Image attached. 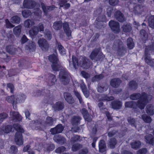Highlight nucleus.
I'll return each instance as SVG.
<instances>
[{
	"mask_svg": "<svg viewBox=\"0 0 154 154\" xmlns=\"http://www.w3.org/2000/svg\"><path fill=\"white\" fill-rule=\"evenodd\" d=\"M131 99L136 100L139 99L137 101V106L140 109H144L145 106L149 101L152 98L150 95H148L145 92L142 93L141 94L139 93H134L130 96Z\"/></svg>",
	"mask_w": 154,
	"mask_h": 154,
	"instance_id": "1",
	"label": "nucleus"
},
{
	"mask_svg": "<svg viewBox=\"0 0 154 154\" xmlns=\"http://www.w3.org/2000/svg\"><path fill=\"white\" fill-rule=\"evenodd\" d=\"M13 127L17 131L15 135V141L17 145H21L23 143L22 133H24V131L21 126L18 123L14 124Z\"/></svg>",
	"mask_w": 154,
	"mask_h": 154,
	"instance_id": "2",
	"label": "nucleus"
},
{
	"mask_svg": "<svg viewBox=\"0 0 154 154\" xmlns=\"http://www.w3.org/2000/svg\"><path fill=\"white\" fill-rule=\"evenodd\" d=\"M59 78L62 83L66 85L68 84L69 82L70 75L68 72L63 69L61 70L60 72Z\"/></svg>",
	"mask_w": 154,
	"mask_h": 154,
	"instance_id": "3",
	"label": "nucleus"
},
{
	"mask_svg": "<svg viewBox=\"0 0 154 154\" xmlns=\"http://www.w3.org/2000/svg\"><path fill=\"white\" fill-rule=\"evenodd\" d=\"M149 50L153 51L154 52V43H153L152 46L148 47L145 50L146 56L143 58L145 60L146 62L150 66H152L154 65V60H151L149 56L146 55L147 51Z\"/></svg>",
	"mask_w": 154,
	"mask_h": 154,
	"instance_id": "4",
	"label": "nucleus"
},
{
	"mask_svg": "<svg viewBox=\"0 0 154 154\" xmlns=\"http://www.w3.org/2000/svg\"><path fill=\"white\" fill-rule=\"evenodd\" d=\"M72 60L73 62V66L76 67L77 66H84L87 62V59L85 57H82L81 58V60H80L79 63H78L76 57L73 56L72 57Z\"/></svg>",
	"mask_w": 154,
	"mask_h": 154,
	"instance_id": "5",
	"label": "nucleus"
},
{
	"mask_svg": "<svg viewBox=\"0 0 154 154\" xmlns=\"http://www.w3.org/2000/svg\"><path fill=\"white\" fill-rule=\"evenodd\" d=\"M64 127L61 124L57 125L54 128H51L50 130V132L53 135L60 133L62 132L64 129Z\"/></svg>",
	"mask_w": 154,
	"mask_h": 154,
	"instance_id": "6",
	"label": "nucleus"
},
{
	"mask_svg": "<svg viewBox=\"0 0 154 154\" xmlns=\"http://www.w3.org/2000/svg\"><path fill=\"white\" fill-rule=\"evenodd\" d=\"M109 24L111 29L115 33H117L119 32V25L118 22L111 20L109 21Z\"/></svg>",
	"mask_w": 154,
	"mask_h": 154,
	"instance_id": "7",
	"label": "nucleus"
},
{
	"mask_svg": "<svg viewBox=\"0 0 154 154\" xmlns=\"http://www.w3.org/2000/svg\"><path fill=\"white\" fill-rule=\"evenodd\" d=\"M64 107L63 103L58 101L56 103L52 106V108L55 111H58L62 110Z\"/></svg>",
	"mask_w": 154,
	"mask_h": 154,
	"instance_id": "8",
	"label": "nucleus"
},
{
	"mask_svg": "<svg viewBox=\"0 0 154 154\" xmlns=\"http://www.w3.org/2000/svg\"><path fill=\"white\" fill-rule=\"evenodd\" d=\"M10 115L11 116L12 120L14 122L20 121L21 119V116L18 112L11 111Z\"/></svg>",
	"mask_w": 154,
	"mask_h": 154,
	"instance_id": "9",
	"label": "nucleus"
},
{
	"mask_svg": "<svg viewBox=\"0 0 154 154\" xmlns=\"http://www.w3.org/2000/svg\"><path fill=\"white\" fill-rule=\"evenodd\" d=\"M49 59L50 62L52 63L56 66L59 65L60 64L58 60L57 54L56 53L55 54L50 55L49 56Z\"/></svg>",
	"mask_w": 154,
	"mask_h": 154,
	"instance_id": "10",
	"label": "nucleus"
},
{
	"mask_svg": "<svg viewBox=\"0 0 154 154\" xmlns=\"http://www.w3.org/2000/svg\"><path fill=\"white\" fill-rule=\"evenodd\" d=\"M63 96L69 104H72L74 102V100L71 94L67 92L63 93Z\"/></svg>",
	"mask_w": 154,
	"mask_h": 154,
	"instance_id": "11",
	"label": "nucleus"
},
{
	"mask_svg": "<svg viewBox=\"0 0 154 154\" xmlns=\"http://www.w3.org/2000/svg\"><path fill=\"white\" fill-rule=\"evenodd\" d=\"M108 88V85L106 83H100L98 85L97 90L99 92L103 93L106 91Z\"/></svg>",
	"mask_w": 154,
	"mask_h": 154,
	"instance_id": "12",
	"label": "nucleus"
},
{
	"mask_svg": "<svg viewBox=\"0 0 154 154\" xmlns=\"http://www.w3.org/2000/svg\"><path fill=\"white\" fill-rule=\"evenodd\" d=\"M34 126H35L36 129H39L41 130L42 129V127L44 126V120L40 119L37 120L34 122Z\"/></svg>",
	"mask_w": 154,
	"mask_h": 154,
	"instance_id": "13",
	"label": "nucleus"
},
{
	"mask_svg": "<svg viewBox=\"0 0 154 154\" xmlns=\"http://www.w3.org/2000/svg\"><path fill=\"white\" fill-rule=\"evenodd\" d=\"M54 119L52 117H47L45 121L44 120V126L45 127L52 126L54 124Z\"/></svg>",
	"mask_w": 154,
	"mask_h": 154,
	"instance_id": "14",
	"label": "nucleus"
},
{
	"mask_svg": "<svg viewBox=\"0 0 154 154\" xmlns=\"http://www.w3.org/2000/svg\"><path fill=\"white\" fill-rule=\"evenodd\" d=\"M121 82V81L119 78H114L110 81V85L113 88H118Z\"/></svg>",
	"mask_w": 154,
	"mask_h": 154,
	"instance_id": "15",
	"label": "nucleus"
},
{
	"mask_svg": "<svg viewBox=\"0 0 154 154\" xmlns=\"http://www.w3.org/2000/svg\"><path fill=\"white\" fill-rule=\"evenodd\" d=\"M54 148V145L51 142L44 144V150L45 151L49 152L53 150Z\"/></svg>",
	"mask_w": 154,
	"mask_h": 154,
	"instance_id": "16",
	"label": "nucleus"
},
{
	"mask_svg": "<svg viewBox=\"0 0 154 154\" xmlns=\"http://www.w3.org/2000/svg\"><path fill=\"white\" fill-rule=\"evenodd\" d=\"M42 95L44 96L48 101L51 100L53 98V96L50 93V91L47 89L42 90Z\"/></svg>",
	"mask_w": 154,
	"mask_h": 154,
	"instance_id": "17",
	"label": "nucleus"
},
{
	"mask_svg": "<svg viewBox=\"0 0 154 154\" xmlns=\"http://www.w3.org/2000/svg\"><path fill=\"white\" fill-rule=\"evenodd\" d=\"M81 118L79 116H73L71 119V123L73 125H77L80 124Z\"/></svg>",
	"mask_w": 154,
	"mask_h": 154,
	"instance_id": "18",
	"label": "nucleus"
},
{
	"mask_svg": "<svg viewBox=\"0 0 154 154\" xmlns=\"http://www.w3.org/2000/svg\"><path fill=\"white\" fill-rule=\"evenodd\" d=\"M144 137L146 143L152 145H154V137L152 134H149Z\"/></svg>",
	"mask_w": 154,
	"mask_h": 154,
	"instance_id": "19",
	"label": "nucleus"
},
{
	"mask_svg": "<svg viewBox=\"0 0 154 154\" xmlns=\"http://www.w3.org/2000/svg\"><path fill=\"white\" fill-rule=\"evenodd\" d=\"M54 139L55 142L61 145L66 142V139L64 137L59 135L55 136Z\"/></svg>",
	"mask_w": 154,
	"mask_h": 154,
	"instance_id": "20",
	"label": "nucleus"
},
{
	"mask_svg": "<svg viewBox=\"0 0 154 154\" xmlns=\"http://www.w3.org/2000/svg\"><path fill=\"white\" fill-rule=\"evenodd\" d=\"M56 81L57 79L55 75L51 74L48 78L47 81L48 85L50 86H52L55 84Z\"/></svg>",
	"mask_w": 154,
	"mask_h": 154,
	"instance_id": "21",
	"label": "nucleus"
},
{
	"mask_svg": "<svg viewBox=\"0 0 154 154\" xmlns=\"http://www.w3.org/2000/svg\"><path fill=\"white\" fill-rule=\"evenodd\" d=\"M6 100L9 103H12L14 109L16 108V106H14V105H16L17 103V100H15L14 96H7L6 97Z\"/></svg>",
	"mask_w": 154,
	"mask_h": 154,
	"instance_id": "22",
	"label": "nucleus"
},
{
	"mask_svg": "<svg viewBox=\"0 0 154 154\" xmlns=\"http://www.w3.org/2000/svg\"><path fill=\"white\" fill-rule=\"evenodd\" d=\"M99 147L100 152H103L106 150V146L105 142L103 140H100L99 142Z\"/></svg>",
	"mask_w": 154,
	"mask_h": 154,
	"instance_id": "23",
	"label": "nucleus"
},
{
	"mask_svg": "<svg viewBox=\"0 0 154 154\" xmlns=\"http://www.w3.org/2000/svg\"><path fill=\"white\" fill-rule=\"evenodd\" d=\"M125 105L126 107L131 108L133 109H136L137 106V103L133 101L126 102L125 103Z\"/></svg>",
	"mask_w": 154,
	"mask_h": 154,
	"instance_id": "24",
	"label": "nucleus"
},
{
	"mask_svg": "<svg viewBox=\"0 0 154 154\" xmlns=\"http://www.w3.org/2000/svg\"><path fill=\"white\" fill-rule=\"evenodd\" d=\"M39 47L43 50L46 49L48 47V44L46 41L44 39H41L38 41Z\"/></svg>",
	"mask_w": 154,
	"mask_h": 154,
	"instance_id": "25",
	"label": "nucleus"
},
{
	"mask_svg": "<svg viewBox=\"0 0 154 154\" xmlns=\"http://www.w3.org/2000/svg\"><path fill=\"white\" fill-rule=\"evenodd\" d=\"M117 143V141L116 138H112L110 139L109 140L108 145L111 149H114L115 147V146Z\"/></svg>",
	"mask_w": 154,
	"mask_h": 154,
	"instance_id": "26",
	"label": "nucleus"
},
{
	"mask_svg": "<svg viewBox=\"0 0 154 154\" xmlns=\"http://www.w3.org/2000/svg\"><path fill=\"white\" fill-rule=\"evenodd\" d=\"M146 113L150 115H152L154 114V109L153 106L149 104L147 105L146 108Z\"/></svg>",
	"mask_w": 154,
	"mask_h": 154,
	"instance_id": "27",
	"label": "nucleus"
},
{
	"mask_svg": "<svg viewBox=\"0 0 154 154\" xmlns=\"http://www.w3.org/2000/svg\"><path fill=\"white\" fill-rule=\"evenodd\" d=\"M112 108L114 109H119L122 106V102L119 101H114L112 103Z\"/></svg>",
	"mask_w": 154,
	"mask_h": 154,
	"instance_id": "28",
	"label": "nucleus"
},
{
	"mask_svg": "<svg viewBox=\"0 0 154 154\" xmlns=\"http://www.w3.org/2000/svg\"><path fill=\"white\" fill-rule=\"evenodd\" d=\"M63 28L67 36L70 38L71 34V31L68 27V24L67 23L63 24Z\"/></svg>",
	"mask_w": 154,
	"mask_h": 154,
	"instance_id": "29",
	"label": "nucleus"
},
{
	"mask_svg": "<svg viewBox=\"0 0 154 154\" xmlns=\"http://www.w3.org/2000/svg\"><path fill=\"white\" fill-rule=\"evenodd\" d=\"M141 117L143 121L147 123H150L152 121L151 118L146 114L143 115Z\"/></svg>",
	"mask_w": 154,
	"mask_h": 154,
	"instance_id": "30",
	"label": "nucleus"
},
{
	"mask_svg": "<svg viewBox=\"0 0 154 154\" xmlns=\"http://www.w3.org/2000/svg\"><path fill=\"white\" fill-rule=\"evenodd\" d=\"M131 145L132 148L136 149L140 147L141 143L139 141H135L131 143Z\"/></svg>",
	"mask_w": 154,
	"mask_h": 154,
	"instance_id": "31",
	"label": "nucleus"
},
{
	"mask_svg": "<svg viewBox=\"0 0 154 154\" xmlns=\"http://www.w3.org/2000/svg\"><path fill=\"white\" fill-rule=\"evenodd\" d=\"M129 87L131 89L135 90L137 87V84L135 81H131L129 82Z\"/></svg>",
	"mask_w": 154,
	"mask_h": 154,
	"instance_id": "32",
	"label": "nucleus"
},
{
	"mask_svg": "<svg viewBox=\"0 0 154 154\" xmlns=\"http://www.w3.org/2000/svg\"><path fill=\"white\" fill-rule=\"evenodd\" d=\"M83 147L82 144L79 143L74 144L72 147V150L73 151H76Z\"/></svg>",
	"mask_w": 154,
	"mask_h": 154,
	"instance_id": "33",
	"label": "nucleus"
},
{
	"mask_svg": "<svg viewBox=\"0 0 154 154\" xmlns=\"http://www.w3.org/2000/svg\"><path fill=\"white\" fill-rule=\"evenodd\" d=\"M38 29L36 27H34L29 31L30 36L32 37L36 35L38 32Z\"/></svg>",
	"mask_w": 154,
	"mask_h": 154,
	"instance_id": "34",
	"label": "nucleus"
},
{
	"mask_svg": "<svg viewBox=\"0 0 154 154\" xmlns=\"http://www.w3.org/2000/svg\"><path fill=\"white\" fill-rule=\"evenodd\" d=\"M116 18L119 21L122 22L124 21V18L123 15L120 11H118L116 13Z\"/></svg>",
	"mask_w": 154,
	"mask_h": 154,
	"instance_id": "35",
	"label": "nucleus"
},
{
	"mask_svg": "<svg viewBox=\"0 0 154 154\" xmlns=\"http://www.w3.org/2000/svg\"><path fill=\"white\" fill-rule=\"evenodd\" d=\"M104 75L103 74H100L99 75H95L94 77L92 78L91 80L93 82L99 81L102 79Z\"/></svg>",
	"mask_w": 154,
	"mask_h": 154,
	"instance_id": "36",
	"label": "nucleus"
},
{
	"mask_svg": "<svg viewBox=\"0 0 154 154\" xmlns=\"http://www.w3.org/2000/svg\"><path fill=\"white\" fill-rule=\"evenodd\" d=\"M127 120L129 124L132 126H135V123L136 121L134 119L131 117H129L127 118Z\"/></svg>",
	"mask_w": 154,
	"mask_h": 154,
	"instance_id": "37",
	"label": "nucleus"
},
{
	"mask_svg": "<svg viewBox=\"0 0 154 154\" xmlns=\"http://www.w3.org/2000/svg\"><path fill=\"white\" fill-rule=\"evenodd\" d=\"M127 45L130 49H132L134 47V44L131 38H129L128 39Z\"/></svg>",
	"mask_w": 154,
	"mask_h": 154,
	"instance_id": "38",
	"label": "nucleus"
},
{
	"mask_svg": "<svg viewBox=\"0 0 154 154\" xmlns=\"http://www.w3.org/2000/svg\"><path fill=\"white\" fill-rule=\"evenodd\" d=\"M35 4V3L34 2L28 0H24L23 2L24 7L26 8H28V7H27V5H33ZM29 8H32L30 7H29Z\"/></svg>",
	"mask_w": 154,
	"mask_h": 154,
	"instance_id": "39",
	"label": "nucleus"
},
{
	"mask_svg": "<svg viewBox=\"0 0 154 154\" xmlns=\"http://www.w3.org/2000/svg\"><path fill=\"white\" fill-rule=\"evenodd\" d=\"M7 89L8 91L10 90V92L13 93L14 90V87L12 83H8L7 84Z\"/></svg>",
	"mask_w": 154,
	"mask_h": 154,
	"instance_id": "40",
	"label": "nucleus"
},
{
	"mask_svg": "<svg viewBox=\"0 0 154 154\" xmlns=\"http://www.w3.org/2000/svg\"><path fill=\"white\" fill-rule=\"evenodd\" d=\"M53 27L55 29H59L61 28V22H56L54 23Z\"/></svg>",
	"mask_w": 154,
	"mask_h": 154,
	"instance_id": "41",
	"label": "nucleus"
},
{
	"mask_svg": "<svg viewBox=\"0 0 154 154\" xmlns=\"http://www.w3.org/2000/svg\"><path fill=\"white\" fill-rule=\"evenodd\" d=\"M149 23L150 26L152 28H154V16L150 17L149 20Z\"/></svg>",
	"mask_w": 154,
	"mask_h": 154,
	"instance_id": "42",
	"label": "nucleus"
},
{
	"mask_svg": "<svg viewBox=\"0 0 154 154\" xmlns=\"http://www.w3.org/2000/svg\"><path fill=\"white\" fill-rule=\"evenodd\" d=\"M8 117V115L6 113L3 112L0 114V124L3 120Z\"/></svg>",
	"mask_w": 154,
	"mask_h": 154,
	"instance_id": "43",
	"label": "nucleus"
},
{
	"mask_svg": "<svg viewBox=\"0 0 154 154\" xmlns=\"http://www.w3.org/2000/svg\"><path fill=\"white\" fill-rule=\"evenodd\" d=\"M114 98L113 97H108L107 95H103L102 97V100H103L110 101L113 100Z\"/></svg>",
	"mask_w": 154,
	"mask_h": 154,
	"instance_id": "44",
	"label": "nucleus"
},
{
	"mask_svg": "<svg viewBox=\"0 0 154 154\" xmlns=\"http://www.w3.org/2000/svg\"><path fill=\"white\" fill-rule=\"evenodd\" d=\"M12 128V127L11 125H7L3 128V130L4 132L6 133H9L11 131Z\"/></svg>",
	"mask_w": 154,
	"mask_h": 154,
	"instance_id": "45",
	"label": "nucleus"
},
{
	"mask_svg": "<svg viewBox=\"0 0 154 154\" xmlns=\"http://www.w3.org/2000/svg\"><path fill=\"white\" fill-rule=\"evenodd\" d=\"M74 93L75 95L78 99L80 103H82V100L80 94L77 91H74Z\"/></svg>",
	"mask_w": 154,
	"mask_h": 154,
	"instance_id": "46",
	"label": "nucleus"
},
{
	"mask_svg": "<svg viewBox=\"0 0 154 154\" xmlns=\"http://www.w3.org/2000/svg\"><path fill=\"white\" fill-rule=\"evenodd\" d=\"M42 7L44 12H46L47 11H51L53 10L54 8V6H52L51 7L48 6H45L44 5H42Z\"/></svg>",
	"mask_w": 154,
	"mask_h": 154,
	"instance_id": "47",
	"label": "nucleus"
},
{
	"mask_svg": "<svg viewBox=\"0 0 154 154\" xmlns=\"http://www.w3.org/2000/svg\"><path fill=\"white\" fill-rule=\"evenodd\" d=\"M20 21V18L17 16L14 17L11 19V21L12 23H18Z\"/></svg>",
	"mask_w": 154,
	"mask_h": 154,
	"instance_id": "48",
	"label": "nucleus"
},
{
	"mask_svg": "<svg viewBox=\"0 0 154 154\" xmlns=\"http://www.w3.org/2000/svg\"><path fill=\"white\" fill-rule=\"evenodd\" d=\"M66 148L63 146H61L58 147L56 149L55 151L56 152L60 153L63 152L65 150Z\"/></svg>",
	"mask_w": 154,
	"mask_h": 154,
	"instance_id": "49",
	"label": "nucleus"
},
{
	"mask_svg": "<svg viewBox=\"0 0 154 154\" xmlns=\"http://www.w3.org/2000/svg\"><path fill=\"white\" fill-rule=\"evenodd\" d=\"M21 26L19 25L15 27L14 29V32L15 34H18L20 33L21 31Z\"/></svg>",
	"mask_w": 154,
	"mask_h": 154,
	"instance_id": "50",
	"label": "nucleus"
},
{
	"mask_svg": "<svg viewBox=\"0 0 154 154\" xmlns=\"http://www.w3.org/2000/svg\"><path fill=\"white\" fill-rule=\"evenodd\" d=\"M88 149L87 148L82 149L79 150V154H87L88 152Z\"/></svg>",
	"mask_w": 154,
	"mask_h": 154,
	"instance_id": "51",
	"label": "nucleus"
},
{
	"mask_svg": "<svg viewBox=\"0 0 154 154\" xmlns=\"http://www.w3.org/2000/svg\"><path fill=\"white\" fill-rule=\"evenodd\" d=\"M122 28L124 32H128L131 30V27L130 25H128L123 26Z\"/></svg>",
	"mask_w": 154,
	"mask_h": 154,
	"instance_id": "52",
	"label": "nucleus"
},
{
	"mask_svg": "<svg viewBox=\"0 0 154 154\" xmlns=\"http://www.w3.org/2000/svg\"><path fill=\"white\" fill-rule=\"evenodd\" d=\"M81 74L83 77L86 79L89 78L90 76L89 74L85 71H82L81 72Z\"/></svg>",
	"mask_w": 154,
	"mask_h": 154,
	"instance_id": "53",
	"label": "nucleus"
},
{
	"mask_svg": "<svg viewBox=\"0 0 154 154\" xmlns=\"http://www.w3.org/2000/svg\"><path fill=\"white\" fill-rule=\"evenodd\" d=\"M80 130V128L79 127L75 126L72 128L70 131L72 133H75L78 132Z\"/></svg>",
	"mask_w": 154,
	"mask_h": 154,
	"instance_id": "54",
	"label": "nucleus"
},
{
	"mask_svg": "<svg viewBox=\"0 0 154 154\" xmlns=\"http://www.w3.org/2000/svg\"><path fill=\"white\" fill-rule=\"evenodd\" d=\"M26 98V96L24 94H20L17 97V98L20 100H25Z\"/></svg>",
	"mask_w": 154,
	"mask_h": 154,
	"instance_id": "55",
	"label": "nucleus"
},
{
	"mask_svg": "<svg viewBox=\"0 0 154 154\" xmlns=\"http://www.w3.org/2000/svg\"><path fill=\"white\" fill-rule=\"evenodd\" d=\"M58 48L59 51L61 54L63 55L65 54V49L61 45H59Z\"/></svg>",
	"mask_w": 154,
	"mask_h": 154,
	"instance_id": "56",
	"label": "nucleus"
},
{
	"mask_svg": "<svg viewBox=\"0 0 154 154\" xmlns=\"http://www.w3.org/2000/svg\"><path fill=\"white\" fill-rule=\"evenodd\" d=\"M80 136L77 135H75L72 137L71 139V141L73 143H75L76 141L79 140Z\"/></svg>",
	"mask_w": 154,
	"mask_h": 154,
	"instance_id": "57",
	"label": "nucleus"
},
{
	"mask_svg": "<svg viewBox=\"0 0 154 154\" xmlns=\"http://www.w3.org/2000/svg\"><path fill=\"white\" fill-rule=\"evenodd\" d=\"M147 152L146 148H142L139 150L137 153V154H145Z\"/></svg>",
	"mask_w": 154,
	"mask_h": 154,
	"instance_id": "58",
	"label": "nucleus"
},
{
	"mask_svg": "<svg viewBox=\"0 0 154 154\" xmlns=\"http://www.w3.org/2000/svg\"><path fill=\"white\" fill-rule=\"evenodd\" d=\"M118 131L116 130H113L112 131L109 132L108 133V136L109 137H111L114 136L116 133L118 132Z\"/></svg>",
	"mask_w": 154,
	"mask_h": 154,
	"instance_id": "59",
	"label": "nucleus"
},
{
	"mask_svg": "<svg viewBox=\"0 0 154 154\" xmlns=\"http://www.w3.org/2000/svg\"><path fill=\"white\" fill-rule=\"evenodd\" d=\"M35 146L37 148L36 149L39 151H40L43 147L44 148V144L42 143H37Z\"/></svg>",
	"mask_w": 154,
	"mask_h": 154,
	"instance_id": "60",
	"label": "nucleus"
},
{
	"mask_svg": "<svg viewBox=\"0 0 154 154\" xmlns=\"http://www.w3.org/2000/svg\"><path fill=\"white\" fill-rule=\"evenodd\" d=\"M97 54V51H93L90 56V58L92 60L95 59Z\"/></svg>",
	"mask_w": 154,
	"mask_h": 154,
	"instance_id": "61",
	"label": "nucleus"
},
{
	"mask_svg": "<svg viewBox=\"0 0 154 154\" xmlns=\"http://www.w3.org/2000/svg\"><path fill=\"white\" fill-rule=\"evenodd\" d=\"M11 152L14 153H16L17 152V148L15 146H12L10 147Z\"/></svg>",
	"mask_w": 154,
	"mask_h": 154,
	"instance_id": "62",
	"label": "nucleus"
},
{
	"mask_svg": "<svg viewBox=\"0 0 154 154\" xmlns=\"http://www.w3.org/2000/svg\"><path fill=\"white\" fill-rule=\"evenodd\" d=\"M22 14L23 17H26L30 14V12L28 10L23 11L22 12Z\"/></svg>",
	"mask_w": 154,
	"mask_h": 154,
	"instance_id": "63",
	"label": "nucleus"
},
{
	"mask_svg": "<svg viewBox=\"0 0 154 154\" xmlns=\"http://www.w3.org/2000/svg\"><path fill=\"white\" fill-rule=\"evenodd\" d=\"M31 24V25L33 23L31 20H29L26 21L24 23V26L25 27H29L30 26Z\"/></svg>",
	"mask_w": 154,
	"mask_h": 154,
	"instance_id": "64",
	"label": "nucleus"
}]
</instances>
